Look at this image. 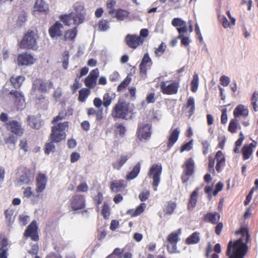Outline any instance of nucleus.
Masks as SVG:
<instances>
[{
  "label": "nucleus",
  "mask_w": 258,
  "mask_h": 258,
  "mask_svg": "<svg viewBox=\"0 0 258 258\" xmlns=\"http://www.w3.org/2000/svg\"><path fill=\"white\" fill-rule=\"evenodd\" d=\"M227 109L224 108L222 110V115L221 117V121L222 124H225L227 121Z\"/></svg>",
  "instance_id": "nucleus-63"
},
{
  "label": "nucleus",
  "mask_w": 258,
  "mask_h": 258,
  "mask_svg": "<svg viewBox=\"0 0 258 258\" xmlns=\"http://www.w3.org/2000/svg\"><path fill=\"white\" fill-rule=\"evenodd\" d=\"M37 229V223L35 221H33L28 226L24 235L25 237H30L34 241H37L39 239Z\"/></svg>",
  "instance_id": "nucleus-10"
},
{
  "label": "nucleus",
  "mask_w": 258,
  "mask_h": 258,
  "mask_svg": "<svg viewBox=\"0 0 258 258\" xmlns=\"http://www.w3.org/2000/svg\"><path fill=\"white\" fill-rule=\"evenodd\" d=\"M125 40L130 47L135 49L143 43L144 38L140 36L128 34L126 36Z\"/></svg>",
  "instance_id": "nucleus-11"
},
{
  "label": "nucleus",
  "mask_w": 258,
  "mask_h": 258,
  "mask_svg": "<svg viewBox=\"0 0 258 258\" xmlns=\"http://www.w3.org/2000/svg\"><path fill=\"white\" fill-rule=\"evenodd\" d=\"M199 84V79L198 74L195 73L191 82V90L194 93L197 92Z\"/></svg>",
  "instance_id": "nucleus-38"
},
{
  "label": "nucleus",
  "mask_w": 258,
  "mask_h": 258,
  "mask_svg": "<svg viewBox=\"0 0 258 258\" xmlns=\"http://www.w3.org/2000/svg\"><path fill=\"white\" fill-rule=\"evenodd\" d=\"M215 158L217 160V163L222 165L224 164L225 159L223 154L221 151H219L217 152Z\"/></svg>",
  "instance_id": "nucleus-48"
},
{
  "label": "nucleus",
  "mask_w": 258,
  "mask_h": 258,
  "mask_svg": "<svg viewBox=\"0 0 258 258\" xmlns=\"http://www.w3.org/2000/svg\"><path fill=\"white\" fill-rule=\"evenodd\" d=\"M77 35L76 28L75 27L74 29L70 30L65 33L64 39L66 40H72L74 39Z\"/></svg>",
  "instance_id": "nucleus-44"
},
{
  "label": "nucleus",
  "mask_w": 258,
  "mask_h": 258,
  "mask_svg": "<svg viewBox=\"0 0 258 258\" xmlns=\"http://www.w3.org/2000/svg\"><path fill=\"white\" fill-rule=\"evenodd\" d=\"M63 25L59 22H56L49 30V33L53 39H57L62 35Z\"/></svg>",
  "instance_id": "nucleus-16"
},
{
  "label": "nucleus",
  "mask_w": 258,
  "mask_h": 258,
  "mask_svg": "<svg viewBox=\"0 0 258 258\" xmlns=\"http://www.w3.org/2000/svg\"><path fill=\"white\" fill-rule=\"evenodd\" d=\"M171 23L174 27L177 28L185 25L186 23L180 18H175L173 19Z\"/></svg>",
  "instance_id": "nucleus-47"
},
{
  "label": "nucleus",
  "mask_w": 258,
  "mask_h": 258,
  "mask_svg": "<svg viewBox=\"0 0 258 258\" xmlns=\"http://www.w3.org/2000/svg\"><path fill=\"white\" fill-rule=\"evenodd\" d=\"M179 134L180 131L178 128H175L171 132L167 143L168 148H170L177 142Z\"/></svg>",
  "instance_id": "nucleus-20"
},
{
  "label": "nucleus",
  "mask_w": 258,
  "mask_h": 258,
  "mask_svg": "<svg viewBox=\"0 0 258 258\" xmlns=\"http://www.w3.org/2000/svg\"><path fill=\"white\" fill-rule=\"evenodd\" d=\"M140 164L138 163L134 166L131 172L126 175V179L131 180L136 178L140 172Z\"/></svg>",
  "instance_id": "nucleus-33"
},
{
  "label": "nucleus",
  "mask_w": 258,
  "mask_h": 258,
  "mask_svg": "<svg viewBox=\"0 0 258 258\" xmlns=\"http://www.w3.org/2000/svg\"><path fill=\"white\" fill-rule=\"evenodd\" d=\"M220 81L221 85L224 87L227 86L230 83V78L224 75L220 77Z\"/></svg>",
  "instance_id": "nucleus-59"
},
{
  "label": "nucleus",
  "mask_w": 258,
  "mask_h": 258,
  "mask_svg": "<svg viewBox=\"0 0 258 258\" xmlns=\"http://www.w3.org/2000/svg\"><path fill=\"white\" fill-rule=\"evenodd\" d=\"M69 52L68 51H65L63 53L62 66L64 69H67L69 66Z\"/></svg>",
  "instance_id": "nucleus-50"
},
{
  "label": "nucleus",
  "mask_w": 258,
  "mask_h": 258,
  "mask_svg": "<svg viewBox=\"0 0 258 258\" xmlns=\"http://www.w3.org/2000/svg\"><path fill=\"white\" fill-rule=\"evenodd\" d=\"M178 38L181 39V44L185 46H188L190 43V40L187 36L183 35L181 37H178Z\"/></svg>",
  "instance_id": "nucleus-62"
},
{
  "label": "nucleus",
  "mask_w": 258,
  "mask_h": 258,
  "mask_svg": "<svg viewBox=\"0 0 258 258\" xmlns=\"http://www.w3.org/2000/svg\"><path fill=\"white\" fill-rule=\"evenodd\" d=\"M73 9L75 12V13H74L75 15L78 16L80 20L84 21L86 12L84 9V4L80 2H77L74 4Z\"/></svg>",
  "instance_id": "nucleus-17"
},
{
  "label": "nucleus",
  "mask_w": 258,
  "mask_h": 258,
  "mask_svg": "<svg viewBox=\"0 0 258 258\" xmlns=\"http://www.w3.org/2000/svg\"><path fill=\"white\" fill-rule=\"evenodd\" d=\"M181 233V230L179 229L177 231L173 232L170 233L168 237L167 240L169 243H177L179 240L178 236Z\"/></svg>",
  "instance_id": "nucleus-34"
},
{
  "label": "nucleus",
  "mask_w": 258,
  "mask_h": 258,
  "mask_svg": "<svg viewBox=\"0 0 258 258\" xmlns=\"http://www.w3.org/2000/svg\"><path fill=\"white\" fill-rule=\"evenodd\" d=\"M36 59L29 53H25L18 56L17 61L19 66H29L33 64Z\"/></svg>",
  "instance_id": "nucleus-13"
},
{
  "label": "nucleus",
  "mask_w": 258,
  "mask_h": 258,
  "mask_svg": "<svg viewBox=\"0 0 258 258\" xmlns=\"http://www.w3.org/2000/svg\"><path fill=\"white\" fill-rule=\"evenodd\" d=\"M90 91L89 89L83 88L79 91V100L82 102L85 101L86 99L90 94Z\"/></svg>",
  "instance_id": "nucleus-41"
},
{
  "label": "nucleus",
  "mask_w": 258,
  "mask_h": 258,
  "mask_svg": "<svg viewBox=\"0 0 258 258\" xmlns=\"http://www.w3.org/2000/svg\"><path fill=\"white\" fill-rule=\"evenodd\" d=\"M176 208V203L169 201L164 205V212L166 215H171L174 209Z\"/></svg>",
  "instance_id": "nucleus-31"
},
{
  "label": "nucleus",
  "mask_w": 258,
  "mask_h": 258,
  "mask_svg": "<svg viewBox=\"0 0 258 258\" xmlns=\"http://www.w3.org/2000/svg\"><path fill=\"white\" fill-rule=\"evenodd\" d=\"M112 98L110 96L109 94L106 93L104 94L103 97V105L105 107H108L111 104Z\"/></svg>",
  "instance_id": "nucleus-46"
},
{
  "label": "nucleus",
  "mask_w": 258,
  "mask_h": 258,
  "mask_svg": "<svg viewBox=\"0 0 258 258\" xmlns=\"http://www.w3.org/2000/svg\"><path fill=\"white\" fill-rule=\"evenodd\" d=\"M28 122L29 125L32 128L39 129L40 127V122L34 116H29L28 117Z\"/></svg>",
  "instance_id": "nucleus-37"
},
{
  "label": "nucleus",
  "mask_w": 258,
  "mask_h": 258,
  "mask_svg": "<svg viewBox=\"0 0 258 258\" xmlns=\"http://www.w3.org/2000/svg\"><path fill=\"white\" fill-rule=\"evenodd\" d=\"M146 207V205L145 203H141L136 209L135 211H132L133 213H131L132 216L135 217L139 215L142 213ZM131 211L130 212H131Z\"/></svg>",
  "instance_id": "nucleus-45"
},
{
  "label": "nucleus",
  "mask_w": 258,
  "mask_h": 258,
  "mask_svg": "<svg viewBox=\"0 0 258 258\" xmlns=\"http://www.w3.org/2000/svg\"><path fill=\"white\" fill-rule=\"evenodd\" d=\"M99 28L101 31H106L109 28L108 22L105 20H101L99 22Z\"/></svg>",
  "instance_id": "nucleus-51"
},
{
  "label": "nucleus",
  "mask_w": 258,
  "mask_h": 258,
  "mask_svg": "<svg viewBox=\"0 0 258 258\" xmlns=\"http://www.w3.org/2000/svg\"><path fill=\"white\" fill-rule=\"evenodd\" d=\"M55 146L53 142H50L46 144L45 148V153L46 154H49L51 152L55 151Z\"/></svg>",
  "instance_id": "nucleus-54"
},
{
  "label": "nucleus",
  "mask_w": 258,
  "mask_h": 258,
  "mask_svg": "<svg viewBox=\"0 0 258 258\" xmlns=\"http://www.w3.org/2000/svg\"><path fill=\"white\" fill-rule=\"evenodd\" d=\"M186 108H189L188 112L189 117H190L194 113L195 111V99L192 97H189L188 98Z\"/></svg>",
  "instance_id": "nucleus-35"
},
{
  "label": "nucleus",
  "mask_w": 258,
  "mask_h": 258,
  "mask_svg": "<svg viewBox=\"0 0 258 258\" xmlns=\"http://www.w3.org/2000/svg\"><path fill=\"white\" fill-rule=\"evenodd\" d=\"M19 146L21 149L23 150L25 152L28 150L27 142L25 139H23L20 142Z\"/></svg>",
  "instance_id": "nucleus-64"
},
{
  "label": "nucleus",
  "mask_w": 258,
  "mask_h": 258,
  "mask_svg": "<svg viewBox=\"0 0 258 258\" xmlns=\"http://www.w3.org/2000/svg\"><path fill=\"white\" fill-rule=\"evenodd\" d=\"M99 76V70L95 69L91 71L85 80V84L89 88H94L96 84V80Z\"/></svg>",
  "instance_id": "nucleus-12"
},
{
  "label": "nucleus",
  "mask_w": 258,
  "mask_h": 258,
  "mask_svg": "<svg viewBox=\"0 0 258 258\" xmlns=\"http://www.w3.org/2000/svg\"><path fill=\"white\" fill-rule=\"evenodd\" d=\"M238 125V120L236 118L232 119L228 126V131L232 133H236Z\"/></svg>",
  "instance_id": "nucleus-43"
},
{
  "label": "nucleus",
  "mask_w": 258,
  "mask_h": 258,
  "mask_svg": "<svg viewBox=\"0 0 258 258\" xmlns=\"http://www.w3.org/2000/svg\"><path fill=\"white\" fill-rule=\"evenodd\" d=\"M6 128L8 131L17 136H21L23 134L24 129L21 124L16 120H10L6 123Z\"/></svg>",
  "instance_id": "nucleus-9"
},
{
  "label": "nucleus",
  "mask_w": 258,
  "mask_h": 258,
  "mask_svg": "<svg viewBox=\"0 0 258 258\" xmlns=\"http://www.w3.org/2000/svg\"><path fill=\"white\" fill-rule=\"evenodd\" d=\"M53 84L50 81H43L41 79H35L33 84V87L31 90V95L36 96V98L39 100L44 99L42 95L39 97L37 96L39 92H46L47 90L51 89Z\"/></svg>",
  "instance_id": "nucleus-3"
},
{
  "label": "nucleus",
  "mask_w": 258,
  "mask_h": 258,
  "mask_svg": "<svg viewBox=\"0 0 258 258\" xmlns=\"http://www.w3.org/2000/svg\"><path fill=\"white\" fill-rule=\"evenodd\" d=\"M151 125L149 123H140L137 132L138 137L140 141L148 140L151 137Z\"/></svg>",
  "instance_id": "nucleus-8"
},
{
  "label": "nucleus",
  "mask_w": 258,
  "mask_h": 258,
  "mask_svg": "<svg viewBox=\"0 0 258 258\" xmlns=\"http://www.w3.org/2000/svg\"><path fill=\"white\" fill-rule=\"evenodd\" d=\"M115 132L117 134H119L120 136L124 135L126 129L125 127L121 123L117 124L116 125V128Z\"/></svg>",
  "instance_id": "nucleus-56"
},
{
  "label": "nucleus",
  "mask_w": 258,
  "mask_h": 258,
  "mask_svg": "<svg viewBox=\"0 0 258 258\" xmlns=\"http://www.w3.org/2000/svg\"><path fill=\"white\" fill-rule=\"evenodd\" d=\"M192 141H190L189 142L183 145L180 150V152H183L184 151H189L192 149Z\"/></svg>",
  "instance_id": "nucleus-58"
},
{
  "label": "nucleus",
  "mask_w": 258,
  "mask_h": 258,
  "mask_svg": "<svg viewBox=\"0 0 258 258\" xmlns=\"http://www.w3.org/2000/svg\"><path fill=\"white\" fill-rule=\"evenodd\" d=\"M249 145H245L242 149V153L243 156V159L247 160L250 158L253 152V149L256 147V143L253 141Z\"/></svg>",
  "instance_id": "nucleus-18"
},
{
  "label": "nucleus",
  "mask_w": 258,
  "mask_h": 258,
  "mask_svg": "<svg viewBox=\"0 0 258 258\" xmlns=\"http://www.w3.org/2000/svg\"><path fill=\"white\" fill-rule=\"evenodd\" d=\"M128 12L126 11L118 10L117 11H116L112 16L116 18L118 20L122 21L128 16Z\"/></svg>",
  "instance_id": "nucleus-39"
},
{
  "label": "nucleus",
  "mask_w": 258,
  "mask_h": 258,
  "mask_svg": "<svg viewBox=\"0 0 258 258\" xmlns=\"http://www.w3.org/2000/svg\"><path fill=\"white\" fill-rule=\"evenodd\" d=\"M128 158L126 155H121L120 156V159L118 161L113 163V168L116 170H119L121 167L124 164V163L128 160Z\"/></svg>",
  "instance_id": "nucleus-32"
},
{
  "label": "nucleus",
  "mask_w": 258,
  "mask_h": 258,
  "mask_svg": "<svg viewBox=\"0 0 258 258\" xmlns=\"http://www.w3.org/2000/svg\"><path fill=\"white\" fill-rule=\"evenodd\" d=\"M128 113V104L125 102L119 101L113 107L111 114L114 118L124 119Z\"/></svg>",
  "instance_id": "nucleus-5"
},
{
  "label": "nucleus",
  "mask_w": 258,
  "mask_h": 258,
  "mask_svg": "<svg viewBox=\"0 0 258 258\" xmlns=\"http://www.w3.org/2000/svg\"><path fill=\"white\" fill-rule=\"evenodd\" d=\"M29 220V217L28 216L22 215L19 217L20 224L22 226L26 225Z\"/></svg>",
  "instance_id": "nucleus-60"
},
{
  "label": "nucleus",
  "mask_w": 258,
  "mask_h": 258,
  "mask_svg": "<svg viewBox=\"0 0 258 258\" xmlns=\"http://www.w3.org/2000/svg\"><path fill=\"white\" fill-rule=\"evenodd\" d=\"M236 233H240L242 238L238 239L234 243L232 241L229 242L226 252L228 258H244L247 251L246 243L249 240L248 230L245 227H242Z\"/></svg>",
  "instance_id": "nucleus-1"
},
{
  "label": "nucleus",
  "mask_w": 258,
  "mask_h": 258,
  "mask_svg": "<svg viewBox=\"0 0 258 258\" xmlns=\"http://www.w3.org/2000/svg\"><path fill=\"white\" fill-rule=\"evenodd\" d=\"M17 140V138L13 135L9 136L8 137H6L4 139L5 143L8 145V148L11 150H13L15 148Z\"/></svg>",
  "instance_id": "nucleus-29"
},
{
  "label": "nucleus",
  "mask_w": 258,
  "mask_h": 258,
  "mask_svg": "<svg viewBox=\"0 0 258 258\" xmlns=\"http://www.w3.org/2000/svg\"><path fill=\"white\" fill-rule=\"evenodd\" d=\"M116 4V1L114 0H109L107 2L106 7L108 10V15L113 16L116 11L113 9L114 5Z\"/></svg>",
  "instance_id": "nucleus-42"
},
{
  "label": "nucleus",
  "mask_w": 258,
  "mask_h": 258,
  "mask_svg": "<svg viewBox=\"0 0 258 258\" xmlns=\"http://www.w3.org/2000/svg\"><path fill=\"white\" fill-rule=\"evenodd\" d=\"M200 188H197L190 195L189 202L188 205V209H193L196 205Z\"/></svg>",
  "instance_id": "nucleus-27"
},
{
  "label": "nucleus",
  "mask_w": 258,
  "mask_h": 258,
  "mask_svg": "<svg viewBox=\"0 0 258 258\" xmlns=\"http://www.w3.org/2000/svg\"><path fill=\"white\" fill-rule=\"evenodd\" d=\"M72 208L74 210H78L85 207V198L81 195L73 197L71 201Z\"/></svg>",
  "instance_id": "nucleus-15"
},
{
  "label": "nucleus",
  "mask_w": 258,
  "mask_h": 258,
  "mask_svg": "<svg viewBox=\"0 0 258 258\" xmlns=\"http://www.w3.org/2000/svg\"><path fill=\"white\" fill-rule=\"evenodd\" d=\"M152 64V60L149 56L148 53L144 54L142 62L140 65V71L142 73H146L147 68L150 67Z\"/></svg>",
  "instance_id": "nucleus-21"
},
{
  "label": "nucleus",
  "mask_w": 258,
  "mask_h": 258,
  "mask_svg": "<svg viewBox=\"0 0 258 258\" xmlns=\"http://www.w3.org/2000/svg\"><path fill=\"white\" fill-rule=\"evenodd\" d=\"M149 195L150 192L148 190L143 191L140 194L139 198L141 201L144 202L148 199Z\"/></svg>",
  "instance_id": "nucleus-61"
},
{
  "label": "nucleus",
  "mask_w": 258,
  "mask_h": 258,
  "mask_svg": "<svg viewBox=\"0 0 258 258\" xmlns=\"http://www.w3.org/2000/svg\"><path fill=\"white\" fill-rule=\"evenodd\" d=\"M168 251L171 253H178L177 250V243H169L167 245Z\"/></svg>",
  "instance_id": "nucleus-55"
},
{
  "label": "nucleus",
  "mask_w": 258,
  "mask_h": 258,
  "mask_svg": "<svg viewBox=\"0 0 258 258\" xmlns=\"http://www.w3.org/2000/svg\"><path fill=\"white\" fill-rule=\"evenodd\" d=\"M179 87V82L176 81L170 83L168 81H162L160 83L161 91L166 95L176 94Z\"/></svg>",
  "instance_id": "nucleus-7"
},
{
  "label": "nucleus",
  "mask_w": 258,
  "mask_h": 258,
  "mask_svg": "<svg viewBox=\"0 0 258 258\" xmlns=\"http://www.w3.org/2000/svg\"><path fill=\"white\" fill-rule=\"evenodd\" d=\"M36 191L41 192L45 188L47 182V178L45 174L39 173L37 177Z\"/></svg>",
  "instance_id": "nucleus-19"
},
{
  "label": "nucleus",
  "mask_w": 258,
  "mask_h": 258,
  "mask_svg": "<svg viewBox=\"0 0 258 258\" xmlns=\"http://www.w3.org/2000/svg\"><path fill=\"white\" fill-rule=\"evenodd\" d=\"M10 94L14 96V97L16 99L19 100L20 102H21V106L19 107V108L20 109H21V108H23V103H24V95L22 93H21L18 91H15V90H11V92H10Z\"/></svg>",
  "instance_id": "nucleus-40"
},
{
  "label": "nucleus",
  "mask_w": 258,
  "mask_h": 258,
  "mask_svg": "<svg viewBox=\"0 0 258 258\" xmlns=\"http://www.w3.org/2000/svg\"><path fill=\"white\" fill-rule=\"evenodd\" d=\"M233 114L235 118L239 116L246 117L248 115V111L243 105H239L235 108Z\"/></svg>",
  "instance_id": "nucleus-22"
},
{
  "label": "nucleus",
  "mask_w": 258,
  "mask_h": 258,
  "mask_svg": "<svg viewBox=\"0 0 258 258\" xmlns=\"http://www.w3.org/2000/svg\"><path fill=\"white\" fill-rule=\"evenodd\" d=\"M161 164L159 163L153 164L150 168L148 175L153 179V189L155 191L157 190V186L160 181V175L162 172Z\"/></svg>",
  "instance_id": "nucleus-6"
},
{
  "label": "nucleus",
  "mask_w": 258,
  "mask_h": 258,
  "mask_svg": "<svg viewBox=\"0 0 258 258\" xmlns=\"http://www.w3.org/2000/svg\"><path fill=\"white\" fill-rule=\"evenodd\" d=\"M25 78L22 76H13L10 79V82L16 89L19 88L24 81Z\"/></svg>",
  "instance_id": "nucleus-26"
},
{
  "label": "nucleus",
  "mask_w": 258,
  "mask_h": 258,
  "mask_svg": "<svg viewBox=\"0 0 258 258\" xmlns=\"http://www.w3.org/2000/svg\"><path fill=\"white\" fill-rule=\"evenodd\" d=\"M68 127V122L57 123L51 128L50 138L53 142H59L64 139L66 137L65 131Z\"/></svg>",
  "instance_id": "nucleus-2"
},
{
  "label": "nucleus",
  "mask_w": 258,
  "mask_h": 258,
  "mask_svg": "<svg viewBox=\"0 0 258 258\" xmlns=\"http://www.w3.org/2000/svg\"><path fill=\"white\" fill-rule=\"evenodd\" d=\"M177 30L179 33V36L178 37H181L182 36L184 35V34L186 33L188 31L186 23L180 27H177Z\"/></svg>",
  "instance_id": "nucleus-57"
},
{
  "label": "nucleus",
  "mask_w": 258,
  "mask_h": 258,
  "mask_svg": "<svg viewBox=\"0 0 258 258\" xmlns=\"http://www.w3.org/2000/svg\"><path fill=\"white\" fill-rule=\"evenodd\" d=\"M220 219V215L217 212L208 213L205 217V220L213 224L217 223Z\"/></svg>",
  "instance_id": "nucleus-25"
},
{
  "label": "nucleus",
  "mask_w": 258,
  "mask_h": 258,
  "mask_svg": "<svg viewBox=\"0 0 258 258\" xmlns=\"http://www.w3.org/2000/svg\"><path fill=\"white\" fill-rule=\"evenodd\" d=\"M27 16L26 12L23 11L20 13L18 19V23L20 25H23V24L26 22L27 20Z\"/></svg>",
  "instance_id": "nucleus-49"
},
{
  "label": "nucleus",
  "mask_w": 258,
  "mask_h": 258,
  "mask_svg": "<svg viewBox=\"0 0 258 258\" xmlns=\"http://www.w3.org/2000/svg\"><path fill=\"white\" fill-rule=\"evenodd\" d=\"M61 20L65 25L68 26H70L72 24L78 25L84 22V20H80L78 16H75L74 12H72L69 15L62 16Z\"/></svg>",
  "instance_id": "nucleus-14"
},
{
  "label": "nucleus",
  "mask_w": 258,
  "mask_h": 258,
  "mask_svg": "<svg viewBox=\"0 0 258 258\" xmlns=\"http://www.w3.org/2000/svg\"><path fill=\"white\" fill-rule=\"evenodd\" d=\"M166 48V45L164 43H161L159 46L156 49L155 53L156 56H159L162 54Z\"/></svg>",
  "instance_id": "nucleus-53"
},
{
  "label": "nucleus",
  "mask_w": 258,
  "mask_h": 258,
  "mask_svg": "<svg viewBox=\"0 0 258 258\" xmlns=\"http://www.w3.org/2000/svg\"><path fill=\"white\" fill-rule=\"evenodd\" d=\"M125 187L122 180H114L111 183L110 188L113 192L121 191Z\"/></svg>",
  "instance_id": "nucleus-23"
},
{
  "label": "nucleus",
  "mask_w": 258,
  "mask_h": 258,
  "mask_svg": "<svg viewBox=\"0 0 258 258\" xmlns=\"http://www.w3.org/2000/svg\"><path fill=\"white\" fill-rule=\"evenodd\" d=\"M13 213L14 212L12 210H7L5 211L6 219L10 224L13 222L14 220Z\"/></svg>",
  "instance_id": "nucleus-52"
},
{
  "label": "nucleus",
  "mask_w": 258,
  "mask_h": 258,
  "mask_svg": "<svg viewBox=\"0 0 258 258\" xmlns=\"http://www.w3.org/2000/svg\"><path fill=\"white\" fill-rule=\"evenodd\" d=\"M199 233L195 232L186 239V242L188 244H196L200 241Z\"/></svg>",
  "instance_id": "nucleus-36"
},
{
  "label": "nucleus",
  "mask_w": 258,
  "mask_h": 258,
  "mask_svg": "<svg viewBox=\"0 0 258 258\" xmlns=\"http://www.w3.org/2000/svg\"><path fill=\"white\" fill-rule=\"evenodd\" d=\"M34 9L37 11L46 12L48 10V6L43 0H36Z\"/></svg>",
  "instance_id": "nucleus-24"
},
{
  "label": "nucleus",
  "mask_w": 258,
  "mask_h": 258,
  "mask_svg": "<svg viewBox=\"0 0 258 258\" xmlns=\"http://www.w3.org/2000/svg\"><path fill=\"white\" fill-rule=\"evenodd\" d=\"M38 39V35L36 31H28L20 42V47L22 48L34 49L37 47Z\"/></svg>",
  "instance_id": "nucleus-4"
},
{
  "label": "nucleus",
  "mask_w": 258,
  "mask_h": 258,
  "mask_svg": "<svg viewBox=\"0 0 258 258\" xmlns=\"http://www.w3.org/2000/svg\"><path fill=\"white\" fill-rule=\"evenodd\" d=\"M33 181V176L30 173L22 175L19 179L20 185L29 184Z\"/></svg>",
  "instance_id": "nucleus-28"
},
{
  "label": "nucleus",
  "mask_w": 258,
  "mask_h": 258,
  "mask_svg": "<svg viewBox=\"0 0 258 258\" xmlns=\"http://www.w3.org/2000/svg\"><path fill=\"white\" fill-rule=\"evenodd\" d=\"M184 172L187 175H191L194 172V162L191 159H188L184 164Z\"/></svg>",
  "instance_id": "nucleus-30"
}]
</instances>
